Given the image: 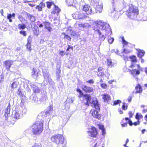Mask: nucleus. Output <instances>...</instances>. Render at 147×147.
I'll return each instance as SVG.
<instances>
[{
  "label": "nucleus",
  "mask_w": 147,
  "mask_h": 147,
  "mask_svg": "<svg viewBox=\"0 0 147 147\" xmlns=\"http://www.w3.org/2000/svg\"><path fill=\"white\" fill-rule=\"evenodd\" d=\"M97 134L96 129L94 127H92L90 130L88 131L87 134L89 137H95Z\"/></svg>",
  "instance_id": "0eeeda50"
},
{
  "label": "nucleus",
  "mask_w": 147,
  "mask_h": 147,
  "mask_svg": "<svg viewBox=\"0 0 147 147\" xmlns=\"http://www.w3.org/2000/svg\"><path fill=\"white\" fill-rule=\"evenodd\" d=\"M86 82L90 84H93L94 83V81L93 79H91L86 81Z\"/></svg>",
  "instance_id": "8fccbe9b"
},
{
  "label": "nucleus",
  "mask_w": 147,
  "mask_h": 147,
  "mask_svg": "<svg viewBox=\"0 0 147 147\" xmlns=\"http://www.w3.org/2000/svg\"><path fill=\"white\" fill-rule=\"evenodd\" d=\"M43 24L45 26V28H46L50 26V24L49 22H44L43 23Z\"/></svg>",
  "instance_id": "72a5a7b5"
},
{
  "label": "nucleus",
  "mask_w": 147,
  "mask_h": 147,
  "mask_svg": "<svg viewBox=\"0 0 147 147\" xmlns=\"http://www.w3.org/2000/svg\"><path fill=\"white\" fill-rule=\"evenodd\" d=\"M129 58L131 59L132 61L131 65L130 66V67L133 68L135 66V65H136L134 63V62H136L137 61L136 57L135 56H133L129 57Z\"/></svg>",
  "instance_id": "dca6fc26"
},
{
  "label": "nucleus",
  "mask_w": 147,
  "mask_h": 147,
  "mask_svg": "<svg viewBox=\"0 0 147 147\" xmlns=\"http://www.w3.org/2000/svg\"><path fill=\"white\" fill-rule=\"evenodd\" d=\"M123 58L125 61H127L128 59V57L127 55H123L122 56L120 55Z\"/></svg>",
  "instance_id": "4c0bfd02"
},
{
  "label": "nucleus",
  "mask_w": 147,
  "mask_h": 147,
  "mask_svg": "<svg viewBox=\"0 0 147 147\" xmlns=\"http://www.w3.org/2000/svg\"><path fill=\"white\" fill-rule=\"evenodd\" d=\"M96 5L95 9L96 13H101L103 8V6L102 3L100 2L97 3Z\"/></svg>",
  "instance_id": "f8f14e48"
},
{
  "label": "nucleus",
  "mask_w": 147,
  "mask_h": 147,
  "mask_svg": "<svg viewBox=\"0 0 147 147\" xmlns=\"http://www.w3.org/2000/svg\"><path fill=\"white\" fill-rule=\"evenodd\" d=\"M100 85L101 87L103 89H106L107 87V86L105 84H102Z\"/></svg>",
  "instance_id": "de8ad7c7"
},
{
  "label": "nucleus",
  "mask_w": 147,
  "mask_h": 147,
  "mask_svg": "<svg viewBox=\"0 0 147 147\" xmlns=\"http://www.w3.org/2000/svg\"><path fill=\"white\" fill-rule=\"evenodd\" d=\"M102 99L104 100V101L107 102L111 100V98L110 96L108 94H105L102 95Z\"/></svg>",
  "instance_id": "f3484780"
},
{
  "label": "nucleus",
  "mask_w": 147,
  "mask_h": 147,
  "mask_svg": "<svg viewBox=\"0 0 147 147\" xmlns=\"http://www.w3.org/2000/svg\"><path fill=\"white\" fill-rule=\"evenodd\" d=\"M42 8L39 5H38L36 7V9H38L39 11H41L42 10Z\"/></svg>",
  "instance_id": "6e6d98bb"
},
{
  "label": "nucleus",
  "mask_w": 147,
  "mask_h": 147,
  "mask_svg": "<svg viewBox=\"0 0 147 147\" xmlns=\"http://www.w3.org/2000/svg\"><path fill=\"white\" fill-rule=\"evenodd\" d=\"M131 52V51L127 49H124L123 51V53H125L126 54L129 53Z\"/></svg>",
  "instance_id": "09e8293b"
},
{
  "label": "nucleus",
  "mask_w": 147,
  "mask_h": 147,
  "mask_svg": "<svg viewBox=\"0 0 147 147\" xmlns=\"http://www.w3.org/2000/svg\"><path fill=\"white\" fill-rule=\"evenodd\" d=\"M14 113L15 114L14 117L17 119H20L22 116L20 111H15Z\"/></svg>",
  "instance_id": "b1692460"
},
{
  "label": "nucleus",
  "mask_w": 147,
  "mask_h": 147,
  "mask_svg": "<svg viewBox=\"0 0 147 147\" xmlns=\"http://www.w3.org/2000/svg\"><path fill=\"white\" fill-rule=\"evenodd\" d=\"M18 27L20 30H24L26 27V25L24 24H23L22 25L19 24L18 25Z\"/></svg>",
  "instance_id": "7c9ffc66"
},
{
  "label": "nucleus",
  "mask_w": 147,
  "mask_h": 147,
  "mask_svg": "<svg viewBox=\"0 0 147 147\" xmlns=\"http://www.w3.org/2000/svg\"><path fill=\"white\" fill-rule=\"evenodd\" d=\"M26 46V47L27 49L29 51H31L32 49L31 48V43H27Z\"/></svg>",
  "instance_id": "473e14b6"
},
{
  "label": "nucleus",
  "mask_w": 147,
  "mask_h": 147,
  "mask_svg": "<svg viewBox=\"0 0 147 147\" xmlns=\"http://www.w3.org/2000/svg\"><path fill=\"white\" fill-rule=\"evenodd\" d=\"M27 15L28 18L30 19L31 22H33L35 21V18L34 16L29 14H28Z\"/></svg>",
  "instance_id": "c756f323"
},
{
  "label": "nucleus",
  "mask_w": 147,
  "mask_h": 147,
  "mask_svg": "<svg viewBox=\"0 0 147 147\" xmlns=\"http://www.w3.org/2000/svg\"><path fill=\"white\" fill-rule=\"evenodd\" d=\"M38 72L37 70L33 68L32 72H31V75L33 78H36L38 76Z\"/></svg>",
  "instance_id": "aec40b11"
},
{
  "label": "nucleus",
  "mask_w": 147,
  "mask_h": 147,
  "mask_svg": "<svg viewBox=\"0 0 147 147\" xmlns=\"http://www.w3.org/2000/svg\"><path fill=\"white\" fill-rule=\"evenodd\" d=\"M111 52L112 53H114L118 55H120L119 53V51L117 49H112L111 50Z\"/></svg>",
  "instance_id": "58836bf2"
},
{
  "label": "nucleus",
  "mask_w": 147,
  "mask_h": 147,
  "mask_svg": "<svg viewBox=\"0 0 147 147\" xmlns=\"http://www.w3.org/2000/svg\"><path fill=\"white\" fill-rule=\"evenodd\" d=\"M65 38L67 39L68 40L70 41L71 40V38L68 35H66L65 36Z\"/></svg>",
  "instance_id": "864d4df0"
},
{
  "label": "nucleus",
  "mask_w": 147,
  "mask_h": 147,
  "mask_svg": "<svg viewBox=\"0 0 147 147\" xmlns=\"http://www.w3.org/2000/svg\"><path fill=\"white\" fill-rule=\"evenodd\" d=\"M142 117V116L140 113H137L136 116V119L139 121L140 119Z\"/></svg>",
  "instance_id": "2f4dec72"
},
{
  "label": "nucleus",
  "mask_w": 147,
  "mask_h": 147,
  "mask_svg": "<svg viewBox=\"0 0 147 147\" xmlns=\"http://www.w3.org/2000/svg\"><path fill=\"white\" fill-rule=\"evenodd\" d=\"M94 29L96 33V34L98 33L99 35V40L100 41V42L103 41L105 38V37L104 36V35H101V32L98 28L96 29L95 28Z\"/></svg>",
  "instance_id": "ddd939ff"
},
{
  "label": "nucleus",
  "mask_w": 147,
  "mask_h": 147,
  "mask_svg": "<svg viewBox=\"0 0 147 147\" xmlns=\"http://www.w3.org/2000/svg\"><path fill=\"white\" fill-rule=\"evenodd\" d=\"M49 32H51L52 31V28L50 26L46 28Z\"/></svg>",
  "instance_id": "680f3d73"
},
{
  "label": "nucleus",
  "mask_w": 147,
  "mask_h": 147,
  "mask_svg": "<svg viewBox=\"0 0 147 147\" xmlns=\"http://www.w3.org/2000/svg\"><path fill=\"white\" fill-rule=\"evenodd\" d=\"M68 101L69 103H72L75 100V98L74 97H71L70 98H68Z\"/></svg>",
  "instance_id": "a19ab883"
},
{
  "label": "nucleus",
  "mask_w": 147,
  "mask_h": 147,
  "mask_svg": "<svg viewBox=\"0 0 147 147\" xmlns=\"http://www.w3.org/2000/svg\"><path fill=\"white\" fill-rule=\"evenodd\" d=\"M20 112L22 116L25 115L26 112V109H23L22 111H19Z\"/></svg>",
  "instance_id": "f704fd0d"
},
{
  "label": "nucleus",
  "mask_w": 147,
  "mask_h": 147,
  "mask_svg": "<svg viewBox=\"0 0 147 147\" xmlns=\"http://www.w3.org/2000/svg\"><path fill=\"white\" fill-rule=\"evenodd\" d=\"M50 110H51V108L50 109V111L49 110H47L46 111H45L43 112H42V116H44L45 117H46L47 116H49L51 113H50Z\"/></svg>",
  "instance_id": "c85d7f7f"
},
{
  "label": "nucleus",
  "mask_w": 147,
  "mask_h": 147,
  "mask_svg": "<svg viewBox=\"0 0 147 147\" xmlns=\"http://www.w3.org/2000/svg\"><path fill=\"white\" fill-rule=\"evenodd\" d=\"M142 20L144 21L147 20V17L146 16H144L142 18Z\"/></svg>",
  "instance_id": "774afa93"
},
{
  "label": "nucleus",
  "mask_w": 147,
  "mask_h": 147,
  "mask_svg": "<svg viewBox=\"0 0 147 147\" xmlns=\"http://www.w3.org/2000/svg\"><path fill=\"white\" fill-rule=\"evenodd\" d=\"M13 62V61L11 60H7L5 61L4 63L7 69L9 70Z\"/></svg>",
  "instance_id": "4468645a"
},
{
  "label": "nucleus",
  "mask_w": 147,
  "mask_h": 147,
  "mask_svg": "<svg viewBox=\"0 0 147 147\" xmlns=\"http://www.w3.org/2000/svg\"><path fill=\"white\" fill-rule=\"evenodd\" d=\"M3 79V73L1 74L0 76V82H1V81Z\"/></svg>",
  "instance_id": "13d9d810"
},
{
  "label": "nucleus",
  "mask_w": 147,
  "mask_h": 147,
  "mask_svg": "<svg viewBox=\"0 0 147 147\" xmlns=\"http://www.w3.org/2000/svg\"><path fill=\"white\" fill-rule=\"evenodd\" d=\"M18 18L21 22H22L24 20H25L20 15L18 16Z\"/></svg>",
  "instance_id": "a18cd8bd"
},
{
  "label": "nucleus",
  "mask_w": 147,
  "mask_h": 147,
  "mask_svg": "<svg viewBox=\"0 0 147 147\" xmlns=\"http://www.w3.org/2000/svg\"><path fill=\"white\" fill-rule=\"evenodd\" d=\"M77 91L80 94L79 97H83L86 100V102L85 104L86 105H89L90 103L91 105L94 107L95 109H99V104L96 98H91L90 96L88 94H83L81 90L79 89L77 90Z\"/></svg>",
  "instance_id": "f257e3e1"
},
{
  "label": "nucleus",
  "mask_w": 147,
  "mask_h": 147,
  "mask_svg": "<svg viewBox=\"0 0 147 147\" xmlns=\"http://www.w3.org/2000/svg\"><path fill=\"white\" fill-rule=\"evenodd\" d=\"M135 90H136V91L135 92L136 94L140 93L142 91V89L141 87L139 84L136 87Z\"/></svg>",
  "instance_id": "4be33fe9"
},
{
  "label": "nucleus",
  "mask_w": 147,
  "mask_h": 147,
  "mask_svg": "<svg viewBox=\"0 0 147 147\" xmlns=\"http://www.w3.org/2000/svg\"><path fill=\"white\" fill-rule=\"evenodd\" d=\"M39 5L42 8L44 7L45 6V4L42 2H41Z\"/></svg>",
  "instance_id": "052dcab7"
},
{
  "label": "nucleus",
  "mask_w": 147,
  "mask_h": 147,
  "mask_svg": "<svg viewBox=\"0 0 147 147\" xmlns=\"http://www.w3.org/2000/svg\"><path fill=\"white\" fill-rule=\"evenodd\" d=\"M122 40L123 41V42L124 44L125 45H127L128 43L123 38H122Z\"/></svg>",
  "instance_id": "4d7b16f0"
},
{
  "label": "nucleus",
  "mask_w": 147,
  "mask_h": 147,
  "mask_svg": "<svg viewBox=\"0 0 147 147\" xmlns=\"http://www.w3.org/2000/svg\"><path fill=\"white\" fill-rule=\"evenodd\" d=\"M32 38L31 36H29L27 39V43H31L32 42Z\"/></svg>",
  "instance_id": "c03bdc74"
},
{
  "label": "nucleus",
  "mask_w": 147,
  "mask_h": 147,
  "mask_svg": "<svg viewBox=\"0 0 147 147\" xmlns=\"http://www.w3.org/2000/svg\"><path fill=\"white\" fill-rule=\"evenodd\" d=\"M129 9L126 11L127 16L132 19L136 18L138 14V9L131 4L129 5Z\"/></svg>",
  "instance_id": "7ed1b4c3"
},
{
  "label": "nucleus",
  "mask_w": 147,
  "mask_h": 147,
  "mask_svg": "<svg viewBox=\"0 0 147 147\" xmlns=\"http://www.w3.org/2000/svg\"><path fill=\"white\" fill-rule=\"evenodd\" d=\"M30 99L31 100L32 102H37L38 101V98L37 97L35 96H32L30 97Z\"/></svg>",
  "instance_id": "a878e982"
},
{
  "label": "nucleus",
  "mask_w": 147,
  "mask_h": 147,
  "mask_svg": "<svg viewBox=\"0 0 147 147\" xmlns=\"http://www.w3.org/2000/svg\"><path fill=\"white\" fill-rule=\"evenodd\" d=\"M97 26L100 29L102 30H105L106 32V36H110L112 33V31L109 28V24L104 22L103 21L98 20L95 22Z\"/></svg>",
  "instance_id": "f03ea898"
},
{
  "label": "nucleus",
  "mask_w": 147,
  "mask_h": 147,
  "mask_svg": "<svg viewBox=\"0 0 147 147\" xmlns=\"http://www.w3.org/2000/svg\"><path fill=\"white\" fill-rule=\"evenodd\" d=\"M114 40V38H113L110 37L108 40V42L109 43L111 44L113 42Z\"/></svg>",
  "instance_id": "79ce46f5"
},
{
  "label": "nucleus",
  "mask_w": 147,
  "mask_h": 147,
  "mask_svg": "<svg viewBox=\"0 0 147 147\" xmlns=\"http://www.w3.org/2000/svg\"><path fill=\"white\" fill-rule=\"evenodd\" d=\"M121 101L120 100H115L114 101L113 103V105H118L119 103H121Z\"/></svg>",
  "instance_id": "37998d69"
},
{
  "label": "nucleus",
  "mask_w": 147,
  "mask_h": 147,
  "mask_svg": "<svg viewBox=\"0 0 147 147\" xmlns=\"http://www.w3.org/2000/svg\"><path fill=\"white\" fill-rule=\"evenodd\" d=\"M20 33L23 35L24 36H26L27 35V34L26 32L24 30H21L20 31Z\"/></svg>",
  "instance_id": "c9c22d12"
},
{
  "label": "nucleus",
  "mask_w": 147,
  "mask_h": 147,
  "mask_svg": "<svg viewBox=\"0 0 147 147\" xmlns=\"http://www.w3.org/2000/svg\"><path fill=\"white\" fill-rule=\"evenodd\" d=\"M32 88L34 92H35L36 93H38L39 92L40 90L39 88L35 85L33 84L32 86Z\"/></svg>",
  "instance_id": "5701e85b"
},
{
  "label": "nucleus",
  "mask_w": 147,
  "mask_h": 147,
  "mask_svg": "<svg viewBox=\"0 0 147 147\" xmlns=\"http://www.w3.org/2000/svg\"><path fill=\"white\" fill-rule=\"evenodd\" d=\"M54 7L51 11V13L55 14L56 13H58L60 11V9L58 7L56 6L54 4Z\"/></svg>",
  "instance_id": "412c9836"
},
{
  "label": "nucleus",
  "mask_w": 147,
  "mask_h": 147,
  "mask_svg": "<svg viewBox=\"0 0 147 147\" xmlns=\"http://www.w3.org/2000/svg\"><path fill=\"white\" fill-rule=\"evenodd\" d=\"M12 17L11 14H7V18L8 19H11Z\"/></svg>",
  "instance_id": "e2e57ef3"
},
{
  "label": "nucleus",
  "mask_w": 147,
  "mask_h": 147,
  "mask_svg": "<svg viewBox=\"0 0 147 147\" xmlns=\"http://www.w3.org/2000/svg\"><path fill=\"white\" fill-rule=\"evenodd\" d=\"M107 60V65L109 66L112 65V61L110 59H108Z\"/></svg>",
  "instance_id": "e433bc0d"
},
{
  "label": "nucleus",
  "mask_w": 147,
  "mask_h": 147,
  "mask_svg": "<svg viewBox=\"0 0 147 147\" xmlns=\"http://www.w3.org/2000/svg\"><path fill=\"white\" fill-rule=\"evenodd\" d=\"M98 126L99 129H101V130L105 129L103 125H99Z\"/></svg>",
  "instance_id": "5fc2aeb1"
},
{
  "label": "nucleus",
  "mask_w": 147,
  "mask_h": 147,
  "mask_svg": "<svg viewBox=\"0 0 147 147\" xmlns=\"http://www.w3.org/2000/svg\"><path fill=\"white\" fill-rule=\"evenodd\" d=\"M101 143V140H98V142L97 143H96L95 146H94V147H96L97 146H98L99 144H100Z\"/></svg>",
  "instance_id": "603ef678"
},
{
  "label": "nucleus",
  "mask_w": 147,
  "mask_h": 147,
  "mask_svg": "<svg viewBox=\"0 0 147 147\" xmlns=\"http://www.w3.org/2000/svg\"><path fill=\"white\" fill-rule=\"evenodd\" d=\"M90 113L94 117L99 119L100 118V115L98 113V111L96 110L92 109Z\"/></svg>",
  "instance_id": "9b49d317"
},
{
  "label": "nucleus",
  "mask_w": 147,
  "mask_h": 147,
  "mask_svg": "<svg viewBox=\"0 0 147 147\" xmlns=\"http://www.w3.org/2000/svg\"><path fill=\"white\" fill-rule=\"evenodd\" d=\"M51 140L58 145H61L62 147H64L65 146L64 138L62 135L58 134L52 136L51 137Z\"/></svg>",
  "instance_id": "39448f33"
},
{
  "label": "nucleus",
  "mask_w": 147,
  "mask_h": 147,
  "mask_svg": "<svg viewBox=\"0 0 147 147\" xmlns=\"http://www.w3.org/2000/svg\"><path fill=\"white\" fill-rule=\"evenodd\" d=\"M138 52V57L140 58H142V57L144 56L145 53V52L143 50H139Z\"/></svg>",
  "instance_id": "cd10ccee"
},
{
  "label": "nucleus",
  "mask_w": 147,
  "mask_h": 147,
  "mask_svg": "<svg viewBox=\"0 0 147 147\" xmlns=\"http://www.w3.org/2000/svg\"><path fill=\"white\" fill-rule=\"evenodd\" d=\"M10 111V103L8 104V105L5 111V114L4 115L5 118H6L8 116V115L9 114Z\"/></svg>",
  "instance_id": "a211bd4d"
},
{
  "label": "nucleus",
  "mask_w": 147,
  "mask_h": 147,
  "mask_svg": "<svg viewBox=\"0 0 147 147\" xmlns=\"http://www.w3.org/2000/svg\"><path fill=\"white\" fill-rule=\"evenodd\" d=\"M82 88L83 90L86 93H90L92 92L93 90V89L92 88L87 86L86 85H82Z\"/></svg>",
  "instance_id": "9d476101"
},
{
  "label": "nucleus",
  "mask_w": 147,
  "mask_h": 147,
  "mask_svg": "<svg viewBox=\"0 0 147 147\" xmlns=\"http://www.w3.org/2000/svg\"><path fill=\"white\" fill-rule=\"evenodd\" d=\"M82 11L86 12V14H89L92 13V9L91 7L88 5H86L82 6L81 8Z\"/></svg>",
  "instance_id": "1a4fd4ad"
},
{
  "label": "nucleus",
  "mask_w": 147,
  "mask_h": 147,
  "mask_svg": "<svg viewBox=\"0 0 147 147\" xmlns=\"http://www.w3.org/2000/svg\"><path fill=\"white\" fill-rule=\"evenodd\" d=\"M33 147H42L40 144H35Z\"/></svg>",
  "instance_id": "69168bd1"
},
{
  "label": "nucleus",
  "mask_w": 147,
  "mask_h": 147,
  "mask_svg": "<svg viewBox=\"0 0 147 147\" xmlns=\"http://www.w3.org/2000/svg\"><path fill=\"white\" fill-rule=\"evenodd\" d=\"M33 134H39L43 130V123L41 121H37L30 128Z\"/></svg>",
  "instance_id": "20e7f679"
},
{
  "label": "nucleus",
  "mask_w": 147,
  "mask_h": 147,
  "mask_svg": "<svg viewBox=\"0 0 147 147\" xmlns=\"http://www.w3.org/2000/svg\"><path fill=\"white\" fill-rule=\"evenodd\" d=\"M65 2L67 5L69 6H72L76 3V0H66Z\"/></svg>",
  "instance_id": "6ab92c4d"
},
{
  "label": "nucleus",
  "mask_w": 147,
  "mask_h": 147,
  "mask_svg": "<svg viewBox=\"0 0 147 147\" xmlns=\"http://www.w3.org/2000/svg\"><path fill=\"white\" fill-rule=\"evenodd\" d=\"M33 30L34 34L36 36L38 35L39 34V31L38 28L37 26H34L33 28Z\"/></svg>",
  "instance_id": "393cba45"
},
{
  "label": "nucleus",
  "mask_w": 147,
  "mask_h": 147,
  "mask_svg": "<svg viewBox=\"0 0 147 147\" xmlns=\"http://www.w3.org/2000/svg\"><path fill=\"white\" fill-rule=\"evenodd\" d=\"M42 72L43 76L45 80H48L49 82L50 81H51V80L49 78V75L48 72L47 71H42Z\"/></svg>",
  "instance_id": "2eb2a0df"
},
{
  "label": "nucleus",
  "mask_w": 147,
  "mask_h": 147,
  "mask_svg": "<svg viewBox=\"0 0 147 147\" xmlns=\"http://www.w3.org/2000/svg\"><path fill=\"white\" fill-rule=\"evenodd\" d=\"M137 69H136V68L134 69V67L132 70L131 71V74L135 78L136 77L135 75H139L140 74V71H141L142 69V68L140 67V65L139 64L137 65Z\"/></svg>",
  "instance_id": "6e6552de"
},
{
  "label": "nucleus",
  "mask_w": 147,
  "mask_h": 147,
  "mask_svg": "<svg viewBox=\"0 0 147 147\" xmlns=\"http://www.w3.org/2000/svg\"><path fill=\"white\" fill-rule=\"evenodd\" d=\"M140 123V122L139 120H138V121L137 122H135L133 124L135 125L136 126L137 125H139Z\"/></svg>",
  "instance_id": "338daca9"
},
{
  "label": "nucleus",
  "mask_w": 147,
  "mask_h": 147,
  "mask_svg": "<svg viewBox=\"0 0 147 147\" xmlns=\"http://www.w3.org/2000/svg\"><path fill=\"white\" fill-rule=\"evenodd\" d=\"M72 16L73 18L75 19H83L87 17L85 14L83 13L82 11L75 12L72 14Z\"/></svg>",
  "instance_id": "423d86ee"
},
{
  "label": "nucleus",
  "mask_w": 147,
  "mask_h": 147,
  "mask_svg": "<svg viewBox=\"0 0 147 147\" xmlns=\"http://www.w3.org/2000/svg\"><path fill=\"white\" fill-rule=\"evenodd\" d=\"M132 99V96H129L127 98V100H128V102H130L131 100Z\"/></svg>",
  "instance_id": "bf43d9fd"
},
{
  "label": "nucleus",
  "mask_w": 147,
  "mask_h": 147,
  "mask_svg": "<svg viewBox=\"0 0 147 147\" xmlns=\"http://www.w3.org/2000/svg\"><path fill=\"white\" fill-rule=\"evenodd\" d=\"M125 104H126L125 103L123 102V105L122 107V109L124 110H127V106H126V107H125Z\"/></svg>",
  "instance_id": "3c124183"
},
{
  "label": "nucleus",
  "mask_w": 147,
  "mask_h": 147,
  "mask_svg": "<svg viewBox=\"0 0 147 147\" xmlns=\"http://www.w3.org/2000/svg\"><path fill=\"white\" fill-rule=\"evenodd\" d=\"M53 4L52 2H47V7L48 8H49Z\"/></svg>",
  "instance_id": "ea45409f"
},
{
  "label": "nucleus",
  "mask_w": 147,
  "mask_h": 147,
  "mask_svg": "<svg viewBox=\"0 0 147 147\" xmlns=\"http://www.w3.org/2000/svg\"><path fill=\"white\" fill-rule=\"evenodd\" d=\"M17 94L19 96H21L22 95V93L20 88L18 89V92H17Z\"/></svg>",
  "instance_id": "49530a36"
},
{
  "label": "nucleus",
  "mask_w": 147,
  "mask_h": 147,
  "mask_svg": "<svg viewBox=\"0 0 147 147\" xmlns=\"http://www.w3.org/2000/svg\"><path fill=\"white\" fill-rule=\"evenodd\" d=\"M56 72V76H57V74H60L61 72V70L59 69H57Z\"/></svg>",
  "instance_id": "0e129e2a"
},
{
  "label": "nucleus",
  "mask_w": 147,
  "mask_h": 147,
  "mask_svg": "<svg viewBox=\"0 0 147 147\" xmlns=\"http://www.w3.org/2000/svg\"><path fill=\"white\" fill-rule=\"evenodd\" d=\"M19 84L17 80L13 82L11 84V87L14 89L17 88L18 85Z\"/></svg>",
  "instance_id": "bb28decb"
}]
</instances>
